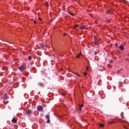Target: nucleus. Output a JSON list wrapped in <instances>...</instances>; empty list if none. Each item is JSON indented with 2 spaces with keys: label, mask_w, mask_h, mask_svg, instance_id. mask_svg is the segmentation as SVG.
<instances>
[{
  "label": "nucleus",
  "mask_w": 129,
  "mask_h": 129,
  "mask_svg": "<svg viewBox=\"0 0 129 129\" xmlns=\"http://www.w3.org/2000/svg\"><path fill=\"white\" fill-rule=\"evenodd\" d=\"M109 124H111L112 123H115V121H110L108 122Z\"/></svg>",
  "instance_id": "9"
},
{
  "label": "nucleus",
  "mask_w": 129,
  "mask_h": 129,
  "mask_svg": "<svg viewBox=\"0 0 129 129\" xmlns=\"http://www.w3.org/2000/svg\"><path fill=\"white\" fill-rule=\"evenodd\" d=\"M107 14H109V12H107Z\"/></svg>",
  "instance_id": "25"
},
{
  "label": "nucleus",
  "mask_w": 129,
  "mask_h": 129,
  "mask_svg": "<svg viewBox=\"0 0 129 129\" xmlns=\"http://www.w3.org/2000/svg\"><path fill=\"white\" fill-rule=\"evenodd\" d=\"M80 29H81V30H84V29H85V26L80 27Z\"/></svg>",
  "instance_id": "8"
},
{
  "label": "nucleus",
  "mask_w": 129,
  "mask_h": 129,
  "mask_svg": "<svg viewBox=\"0 0 129 129\" xmlns=\"http://www.w3.org/2000/svg\"><path fill=\"white\" fill-rule=\"evenodd\" d=\"M40 46H41V47H44V44H40Z\"/></svg>",
  "instance_id": "16"
},
{
  "label": "nucleus",
  "mask_w": 129,
  "mask_h": 129,
  "mask_svg": "<svg viewBox=\"0 0 129 129\" xmlns=\"http://www.w3.org/2000/svg\"><path fill=\"white\" fill-rule=\"evenodd\" d=\"M28 60H32V56H28Z\"/></svg>",
  "instance_id": "13"
},
{
  "label": "nucleus",
  "mask_w": 129,
  "mask_h": 129,
  "mask_svg": "<svg viewBox=\"0 0 129 129\" xmlns=\"http://www.w3.org/2000/svg\"><path fill=\"white\" fill-rule=\"evenodd\" d=\"M100 127H104V124H100Z\"/></svg>",
  "instance_id": "12"
},
{
  "label": "nucleus",
  "mask_w": 129,
  "mask_h": 129,
  "mask_svg": "<svg viewBox=\"0 0 129 129\" xmlns=\"http://www.w3.org/2000/svg\"><path fill=\"white\" fill-rule=\"evenodd\" d=\"M115 46H116V47H117V43H116V44H115Z\"/></svg>",
  "instance_id": "21"
},
{
  "label": "nucleus",
  "mask_w": 129,
  "mask_h": 129,
  "mask_svg": "<svg viewBox=\"0 0 129 129\" xmlns=\"http://www.w3.org/2000/svg\"><path fill=\"white\" fill-rule=\"evenodd\" d=\"M62 95L64 96V95H64V94H62Z\"/></svg>",
  "instance_id": "27"
},
{
  "label": "nucleus",
  "mask_w": 129,
  "mask_h": 129,
  "mask_svg": "<svg viewBox=\"0 0 129 129\" xmlns=\"http://www.w3.org/2000/svg\"><path fill=\"white\" fill-rule=\"evenodd\" d=\"M82 87H83V86H82Z\"/></svg>",
  "instance_id": "28"
},
{
  "label": "nucleus",
  "mask_w": 129,
  "mask_h": 129,
  "mask_svg": "<svg viewBox=\"0 0 129 129\" xmlns=\"http://www.w3.org/2000/svg\"><path fill=\"white\" fill-rule=\"evenodd\" d=\"M39 20H40V21H41L42 19H41L40 18H39Z\"/></svg>",
  "instance_id": "19"
},
{
  "label": "nucleus",
  "mask_w": 129,
  "mask_h": 129,
  "mask_svg": "<svg viewBox=\"0 0 129 129\" xmlns=\"http://www.w3.org/2000/svg\"><path fill=\"white\" fill-rule=\"evenodd\" d=\"M32 112L31 111V110H27L26 111V113H27V114H31V113Z\"/></svg>",
  "instance_id": "6"
},
{
  "label": "nucleus",
  "mask_w": 129,
  "mask_h": 129,
  "mask_svg": "<svg viewBox=\"0 0 129 129\" xmlns=\"http://www.w3.org/2000/svg\"><path fill=\"white\" fill-rule=\"evenodd\" d=\"M53 57H55V54H53Z\"/></svg>",
  "instance_id": "24"
},
{
  "label": "nucleus",
  "mask_w": 129,
  "mask_h": 129,
  "mask_svg": "<svg viewBox=\"0 0 129 129\" xmlns=\"http://www.w3.org/2000/svg\"><path fill=\"white\" fill-rule=\"evenodd\" d=\"M34 23H35V24H36L37 23V21H35Z\"/></svg>",
  "instance_id": "23"
},
{
  "label": "nucleus",
  "mask_w": 129,
  "mask_h": 129,
  "mask_svg": "<svg viewBox=\"0 0 129 129\" xmlns=\"http://www.w3.org/2000/svg\"><path fill=\"white\" fill-rule=\"evenodd\" d=\"M95 44L98 45L99 44V41L95 39Z\"/></svg>",
  "instance_id": "5"
},
{
  "label": "nucleus",
  "mask_w": 129,
  "mask_h": 129,
  "mask_svg": "<svg viewBox=\"0 0 129 129\" xmlns=\"http://www.w3.org/2000/svg\"><path fill=\"white\" fill-rule=\"evenodd\" d=\"M77 27H78V25H76L75 26H74V28H77Z\"/></svg>",
  "instance_id": "14"
},
{
  "label": "nucleus",
  "mask_w": 129,
  "mask_h": 129,
  "mask_svg": "<svg viewBox=\"0 0 129 129\" xmlns=\"http://www.w3.org/2000/svg\"><path fill=\"white\" fill-rule=\"evenodd\" d=\"M87 75V73L86 72L84 73V75L86 76Z\"/></svg>",
  "instance_id": "15"
},
{
  "label": "nucleus",
  "mask_w": 129,
  "mask_h": 129,
  "mask_svg": "<svg viewBox=\"0 0 129 129\" xmlns=\"http://www.w3.org/2000/svg\"><path fill=\"white\" fill-rule=\"evenodd\" d=\"M25 69H26V66L24 65H22L19 68V70L20 71H23Z\"/></svg>",
  "instance_id": "1"
},
{
  "label": "nucleus",
  "mask_w": 129,
  "mask_h": 129,
  "mask_svg": "<svg viewBox=\"0 0 129 129\" xmlns=\"http://www.w3.org/2000/svg\"><path fill=\"white\" fill-rule=\"evenodd\" d=\"M4 95L6 96V95H7V94H5Z\"/></svg>",
  "instance_id": "26"
},
{
  "label": "nucleus",
  "mask_w": 129,
  "mask_h": 129,
  "mask_svg": "<svg viewBox=\"0 0 129 129\" xmlns=\"http://www.w3.org/2000/svg\"><path fill=\"white\" fill-rule=\"evenodd\" d=\"M123 127H124V128H127L126 126H123Z\"/></svg>",
  "instance_id": "22"
},
{
  "label": "nucleus",
  "mask_w": 129,
  "mask_h": 129,
  "mask_svg": "<svg viewBox=\"0 0 129 129\" xmlns=\"http://www.w3.org/2000/svg\"><path fill=\"white\" fill-rule=\"evenodd\" d=\"M88 69H89V67H87L86 69V70H88Z\"/></svg>",
  "instance_id": "17"
},
{
  "label": "nucleus",
  "mask_w": 129,
  "mask_h": 129,
  "mask_svg": "<svg viewBox=\"0 0 129 129\" xmlns=\"http://www.w3.org/2000/svg\"><path fill=\"white\" fill-rule=\"evenodd\" d=\"M81 55V52H80L78 55L76 56V58H80V56Z\"/></svg>",
  "instance_id": "11"
},
{
  "label": "nucleus",
  "mask_w": 129,
  "mask_h": 129,
  "mask_svg": "<svg viewBox=\"0 0 129 129\" xmlns=\"http://www.w3.org/2000/svg\"><path fill=\"white\" fill-rule=\"evenodd\" d=\"M119 49H121V51H123V50H124V47L121 45L119 46Z\"/></svg>",
  "instance_id": "7"
},
{
  "label": "nucleus",
  "mask_w": 129,
  "mask_h": 129,
  "mask_svg": "<svg viewBox=\"0 0 129 129\" xmlns=\"http://www.w3.org/2000/svg\"><path fill=\"white\" fill-rule=\"evenodd\" d=\"M45 118H46V119H47V123L50 122V116H49V115H46L45 116Z\"/></svg>",
  "instance_id": "3"
},
{
  "label": "nucleus",
  "mask_w": 129,
  "mask_h": 129,
  "mask_svg": "<svg viewBox=\"0 0 129 129\" xmlns=\"http://www.w3.org/2000/svg\"><path fill=\"white\" fill-rule=\"evenodd\" d=\"M71 15H72V16H74V14H73V13H71Z\"/></svg>",
  "instance_id": "18"
},
{
  "label": "nucleus",
  "mask_w": 129,
  "mask_h": 129,
  "mask_svg": "<svg viewBox=\"0 0 129 129\" xmlns=\"http://www.w3.org/2000/svg\"><path fill=\"white\" fill-rule=\"evenodd\" d=\"M66 35H67V33H64V34H63V36H65Z\"/></svg>",
  "instance_id": "20"
},
{
  "label": "nucleus",
  "mask_w": 129,
  "mask_h": 129,
  "mask_svg": "<svg viewBox=\"0 0 129 129\" xmlns=\"http://www.w3.org/2000/svg\"><path fill=\"white\" fill-rule=\"evenodd\" d=\"M82 106H83V104L82 105H80V107L79 108V110H82Z\"/></svg>",
  "instance_id": "10"
},
{
  "label": "nucleus",
  "mask_w": 129,
  "mask_h": 129,
  "mask_svg": "<svg viewBox=\"0 0 129 129\" xmlns=\"http://www.w3.org/2000/svg\"><path fill=\"white\" fill-rule=\"evenodd\" d=\"M12 122L13 123H17V119H15V118H13L12 120Z\"/></svg>",
  "instance_id": "4"
},
{
  "label": "nucleus",
  "mask_w": 129,
  "mask_h": 129,
  "mask_svg": "<svg viewBox=\"0 0 129 129\" xmlns=\"http://www.w3.org/2000/svg\"><path fill=\"white\" fill-rule=\"evenodd\" d=\"M43 110V108L42 106H38L37 107L38 111H42Z\"/></svg>",
  "instance_id": "2"
}]
</instances>
